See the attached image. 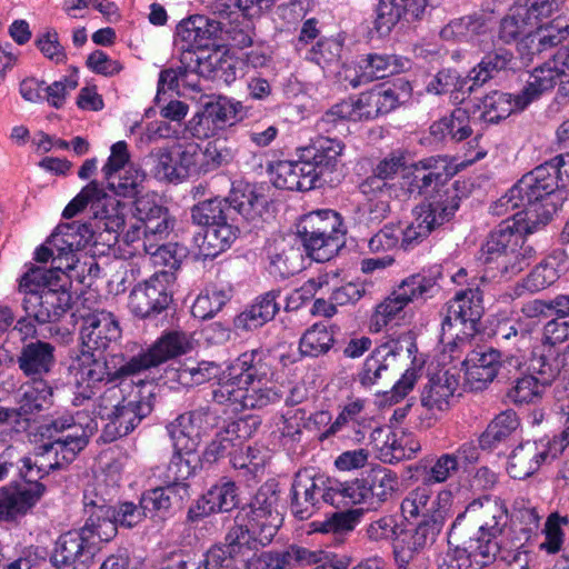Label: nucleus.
Masks as SVG:
<instances>
[{
	"label": "nucleus",
	"mask_w": 569,
	"mask_h": 569,
	"mask_svg": "<svg viewBox=\"0 0 569 569\" xmlns=\"http://www.w3.org/2000/svg\"><path fill=\"white\" fill-rule=\"evenodd\" d=\"M84 506L86 511L90 513L82 530L86 531L88 539L100 548L101 542H108L117 535L119 523L114 518V507L106 505L102 499L89 500L87 496Z\"/></svg>",
	"instance_id": "4c0bfd02"
},
{
	"label": "nucleus",
	"mask_w": 569,
	"mask_h": 569,
	"mask_svg": "<svg viewBox=\"0 0 569 569\" xmlns=\"http://www.w3.org/2000/svg\"><path fill=\"white\" fill-rule=\"evenodd\" d=\"M517 210L510 213V209L500 216H506L500 220V266L505 273L510 274L520 272L526 263L525 254L520 252L525 237L549 223L540 221L539 216L527 209Z\"/></svg>",
	"instance_id": "6e6552de"
},
{
	"label": "nucleus",
	"mask_w": 569,
	"mask_h": 569,
	"mask_svg": "<svg viewBox=\"0 0 569 569\" xmlns=\"http://www.w3.org/2000/svg\"><path fill=\"white\" fill-rule=\"evenodd\" d=\"M482 313L483 306L479 288L461 290L447 302L441 329L443 338H452L449 342L451 351L459 343L467 342L473 337Z\"/></svg>",
	"instance_id": "9d476101"
},
{
	"label": "nucleus",
	"mask_w": 569,
	"mask_h": 569,
	"mask_svg": "<svg viewBox=\"0 0 569 569\" xmlns=\"http://www.w3.org/2000/svg\"><path fill=\"white\" fill-rule=\"evenodd\" d=\"M565 269V260L549 256L528 274L522 286L531 292L540 291L555 283Z\"/></svg>",
	"instance_id": "bf43d9fd"
},
{
	"label": "nucleus",
	"mask_w": 569,
	"mask_h": 569,
	"mask_svg": "<svg viewBox=\"0 0 569 569\" xmlns=\"http://www.w3.org/2000/svg\"><path fill=\"white\" fill-rule=\"evenodd\" d=\"M409 87L408 82L401 81L399 86L386 87L380 84L369 91L360 93L357 98L349 99L353 109V121H367L389 113L400 103L398 90Z\"/></svg>",
	"instance_id": "393cba45"
},
{
	"label": "nucleus",
	"mask_w": 569,
	"mask_h": 569,
	"mask_svg": "<svg viewBox=\"0 0 569 569\" xmlns=\"http://www.w3.org/2000/svg\"><path fill=\"white\" fill-rule=\"evenodd\" d=\"M230 299V292L216 287L207 288L200 293L192 308V315L196 318L206 320L213 318Z\"/></svg>",
	"instance_id": "0e129e2a"
},
{
	"label": "nucleus",
	"mask_w": 569,
	"mask_h": 569,
	"mask_svg": "<svg viewBox=\"0 0 569 569\" xmlns=\"http://www.w3.org/2000/svg\"><path fill=\"white\" fill-rule=\"evenodd\" d=\"M569 525L568 516H560L558 512H551L543 525L542 535L545 541L539 545V550L548 555L558 553L565 542L563 526Z\"/></svg>",
	"instance_id": "774afa93"
},
{
	"label": "nucleus",
	"mask_w": 569,
	"mask_h": 569,
	"mask_svg": "<svg viewBox=\"0 0 569 569\" xmlns=\"http://www.w3.org/2000/svg\"><path fill=\"white\" fill-rule=\"evenodd\" d=\"M408 168L405 156L400 152H392L377 163L372 176L360 184V190L366 196L373 192L397 193L396 184L389 183L388 180L393 179L399 173L403 178Z\"/></svg>",
	"instance_id": "79ce46f5"
},
{
	"label": "nucleus",
	"mask_w": 569,
	"mask_h": 569,
	"mask_svg": "<svg viewBox=\"0 0 569 569\" xmlns=\"http://www.w3.org/2000/svg\"><path fill=\"white\" fill-rule=\"evenodd\" d=\"M221 367L213 361H201L196 366L181 365L174 370L176 380L184 386L201 385L219 377Z\"/></svg>",
	"instance_id": "69168bd1"
},
{
	"label": "nucleus",
	"mask_w": 569,
	"mask_h": 569,
	"mask_svg": "<svg viewBox=\"0 0 569 569\" xmlns=\"http://www.w3.org/2000/svg\"><path fill=\"white\" fill-rule=\"evenodd\" d=\"M559 59L552 58L543 64L533 69L529 74V82L517 93H500V120L515 112L523 111L532 101L538 99L542 92L550 90L561 76L558 67Z\"/></svg>",
	"instance_id": "4468645a"
},
{
	"label": "nucleus",
	"mask_w": 569,
	"mask_h": 569,
	"mask_svg": "<svg viewBox=\"0 0 569 569\" xmlns=\"http://www.w3.org/2000/svg\"><path fill=\"white\" fill-rule=\"evenodd\" d=\"M189 347L190 343L184 333L171 331L163 335L150 348L132 356L137 375L186 353Z\"/></svg>",
	"instance_id": "473e14b6"
},
{
	"label": "nucleus",
	"mask_w": 569,
	"mask_h": 569,
	"mask_svg": "<svg viewBox=\"0 0 569 569\" xmlns=\"http://www.w3.org/2000/svg\"><path fill=\"white\" fill-rule=\"evenodd\" d=\"M228 221L208 227L200 244V252L203 257L216 258L237 239L239 229Z\"/></svg>",
	"instance_id": "13d9d810"
},
{
	"label": "nucleus",
	"mask_w": 569,
	"mask_h": 569,
	"mask_svg": "<svg viewBox=\"0 0 569 569\" xmlns=\"http://www.w3.org/2000/svg\"><path fill=\"white\" fill-rule=\"evenodd\" d=\"M88 443V436L78 432L40 437L32 452L19 460V475L26 481H39L51 471L66 469Z\"/></svg>",
	"instance_id": "20e7f679"
},
{
	"label": "nucleus",
	"mask_w": 569,
	"mask_h": 569,
	"mask_svg": "<svg viewBox=\"0 0 569 569\" xmlns=\"http://www.w3.org/2000/svg\"><path fill=\"white\" fill-rule=\"evenodd\" d=\"M530 64L521 54L513 53L500 48V83L508 90L522 88L529 82L527 67Z\"/></svg>",
	"instance_id": "4d7b16f0"
},
{
	"label": "nucleus",
	"mask_w": 569,
	"mask_h": 569,
	"mask_svg": "<svg viewBox=\"0 0 569 569\" xmlns=\"http://www.w3.org/2000/svg\"><path fill=\"white\" fill-rule=\"evenodd\" d=\"M133 216L143 223V232L161 236L173 230L174 220L168 208L159 203L156 194L137 197L133 202Z\"/></svg>",
	"instance_id": "a19ab883"
},
{
	"label": "nucleus",
	"mask_w": 569,
	"mask_h": 569,
	"mask_svg": "<svg viewBox=\"0 0 569 569\" xmlns=\"http://www.w3.org/2000/svg\"><path fill=\"white\" fill-rule=\"evenodd\" d=\"M417 351V346L410 333L400 335L396 339L376 347L366 359L357 378L362 387H372L379 381H389L398 370L400 359L409 360Z\"/></svg>",
	"instance_id": "9b49d317"
},
{
	"label": "nucleus",
	"mask_w": 569,
	"mask_h": 569,
	"mask_svg": "<svg viewBox=\"0 0 569 569\" xmlns=\"http://www.w3.org/2000/svg\"><path fill=\"white\" fill-rule=\"evenodd\" d=\"M269 259L270 272L281 278L293 276L303 268V254L296 238L277 242Z\"/></svg>",
	"instance_id": "09e8293b"
},
{
	"label": "nucleus",
	"mask_w": 569,
	"mask_h": 569,
	"mask_svg": "<svg viewBox=\"0 0 569 569\" xmlns=\"http://www.w3.org/2000/svg\"><path fill=\"white\" fill-rule=\"evenodd\" d=\"M412 469L425 483H442L459 471L460 462L453 455L442 453L432 465L428 459H421Z\"/></svg>",
	"instance_id": "5fc2aeb1"
},
{
	"label": "nucleus",
	"mask_w": 569,
	"mask_h": 569,
	"mask_svg": "<svg viewBox=\"0 0 569 569\" xmlns=\"http://www.w3.org/2000/svg\"><path fill=\"white\" fill-rule=\"evenodd\" d=\"M333 333L323 323H316L309 328L299 341L302 356L319 357L327 353L333 345Z\"/></svg>",
	"instance_id": "052dcab7"
},
{
	"label": "nucleus",
	"mask_w": 569,
	"mask_h": 569,
	"mask_svg": "<svg viewBox=\"0 0 569 569\" xmlns=\"http://www.w3.org/2000/svg\"><path fill=\"white\" fill-rule=\"evenodd\" d=\"M172 273L156 272L139 282L129 295V309L141 319L154 318L164 311L172 301L170 284Z\"/></svg>",
	"instance_id": "2eb2a0df"
},
{
	"label": "nucleus",
	"mask_w": 569,
	"mask_h": 569,
	"mask_svg": "<svg viewBox=\"0 0 569 569\" xmlns=\"http://www.w3.org/2000/svg\"><path fill=\"white\" fill-rule=\"evenodd\" d=\"M568 38L569 22L563 19H555L523 37L517 44V51L531 63L536 56H542L557 48Z\"/></svg>",
	"instance_id": "2f4dec72"
},
{
	"label": "nucleus",
	"mask_w": 569,
	"mask_h": 569,
	"mask_svg": "<svg viewBox=\"0 0 569 569\" xmlns=\"http://www.w3.org/2000/svg\"><path fill=\"white\" fill-rule=\"evenodd\" d=\"M51 259V268H33L22 276V284L27 286L28 281H48L66 283V288H70L72 272L78 268V257L70 251H54Z\"/></svg>",
	"instance_id": "c03bdc74"
},
{
	"label": "nucleus",
	"mask_w": 569,
	"mask_h": 569,
	"mask_svg": "<svg viewBox=\"0 0 569 569\" xmlns=\"http://www.w3.org/2000/svg\"><path fill=\"white\" fill-rule=\"evenodd\" d=\"M497 556L475 541L471 528L455 521L448 533V549L437 559L438 569H482L493 565Z\"/></svg>",
	"instance_id": "f8f14e48"
},
{
	"label": "nucleus",
	"mask_w": 569,
	"mask_h": 569,
	"mask_svg": "<svg viewBox=\"0 0 569 569\" xmlns=\"http://www.w3.org/2000/svg\"><path fill=\"white\" fill-rule=\"evenodd\" d=\"M89 208L90 214L94 219L104 221L107 230L118 232L124 228V218L114 211L113 199L110 198L103 188L97 181L89 182L82 190L68 203L62 216L70 219Z\"/></svg>",
	"instance_id": "dca6fc26"
},
{
	"label": "nucleus",
	"mask_w": 569,
	"mask_h": 569,
	"mask_svg": "<svg viewBox=\"0 0 569 569\" xmlns=\"http://www.w3.org/2000/svg\"><path fill=\"white\" fill-rule=\"evenodd\" d=\"M51 397L52 389L43 379L22 385L18 391V407L14 408L18 417L28 420L49 406Z\"/></svg>",
	"instance_id": "8fccbe9b"
},
{
	"label": "nucleus",
	"mask_w": 569,
	"mask_h": 569,
	"mask_svg": "<svg viewBox=\"0 0 569 569\" xmlns=\"http://www.w3.org/2000/svg\"><path fill=\"white\" fill-rule=\"evenodd\" d=\"M342 43L337 39H322L309 51L308 59L323 70L338 71L341 66Z\"/></svg>",
	"instance_id": "338daca9"
},
{
	"label": "nucleus",
	"mask_w": 569,
	"mask_h": 569,
	"mask_svg": "<svg viewBox=\"0 0 569 569\" xmlns=\"http://www.w3.org/2000/svg\"><path fill=\"white\" fill-rule=\"evenodd\" d=\"M104 179L108 189L117 196L137 199L142 192L146 174L138 169L129 168L123 174L111 173Z\"/></svg>",
	"instance_id": "e2e57ef3"
},
{
	"label": "nucleus",
	"mask_w": 569,
	"mask_h": 569,
	"mask_svg": "<svg viewBox=\"0 0 569 569\" xmlns=\"http://www.w3.org/2000/svg\"><path fill=\"white\" fill-rule=\"evenodd\" d=\"M221 30V22L201 14L180 21L176 28V41L182 43L183 59L192 56L196 49H208L213 46ZM190 60L192 61V57Z\"/></svg>",
	"instance_id": "a878e982"
},
{
	"label": "nucleus",
	"mask_w": 569,
	"mask_h": 569,
	"mask_svg": "<svg viewBox=\"0 0 569 569\" xmlns=\"http://www.w3.org/2000/svg\"><path fill=\"white\" fill-rule=\"evenodd\" d=\"M232 378L243 386L266 385L273 377L270 356L260 349L241 353L229 367Z\"/></svg>",
	"instance_id": "f704fd0d"
},
{
	"label": "nucleus",
	"mask_w": 569,
	"mask_h": 569,
	"mask_svg": "<svg viewBox=\"0 0 569 569\" xmlns=\"http://www.w3.org/2000/svg\"><path fill=\"white\" fill-rule=\"evenodd\" d=\"M450 491L442 490L437 497H432L426 487H418L412 490L401 502V511L409 517H421L428 519L433 513L441 511L443 517L447 516L446 505L449 501Z\"/></svg>",
	"instance_id": "a18cd8bd"
},
{
	"label": "nucleus",
	"mask_w": 569,
	"mask_h": 569,
	"mask_svg": "<svg viewBox=\"0 0 569 569\" xmlns=\"http://www.w3.org/2000/svg\"><path fill=\"white\" fill-rule=\"evenodd\" d=\"M428 6L429 0H380L376 29L387 34L401 20L408 23L422 20Z\"/></svg>",
	"instance_id": "72a5a7b5"
},
{
	"label": "nucleus",
	"mask_w": 569,
	"mask_h": 569,
	"mask_svg": "<svg viewBox=\"0 0 569 569\" xmlns=\"http://www.w3.org/2000/svg\"><path fill=\"white\" fill-rule=\"evenodd\" d=\"M320 482L326 485L312 470L302 469L296 472L290 488V511L295 518L307 520L319 509Z\"/></svg>",
	"instance_id": "cd10ccee"
},
{
	"label": "nucleus",
	"mask_w": 569,
	"mask_h": 569,
	"mask_svg": "<svg viewBox=\"0 0 569 569\" xmlns=\"http://www.w3.org/2000/svg\"><path fill=\"white\" fill-rule=\"evenodd\" d=\"M540 517L533 508H522L516 510L510 516V526L500 528V536L506 540L517 541L523 546L531 535L538 529Z\"/></svg>",
	"instance_id": "6e6d98bb"
},
{
	"label": "nucleus",
	"mask_w": 569,
	"mask_h": 569,
	"mask_svg": "<svg viewBox=\"0 0 569 569\" xmlns=\"http://www.w3.org/2000/svg\"><path fill=\"white\" fill-rule=\"evenodd\" d=\"M54 350L53 345L41 340L24 343L17 359L18 366L32 380L42 379L56 362Z\"/></svg>",
	"instance_id": "37998d69"
},
{
	"label": "nucleus",
	"mask_w": 569,
	"mask_h": 569,
	"mask_svg": "<svg viewBox=\"0 0 569 569\" xmlns=\"http://www.w3.org/2000/svg\"><path fill=\"white\" fill-rule=\"evenodd\" d=\"M24 293L22 307L26 313L40 325L57 322L71 308V293L66 283L28 281L19 283Z\"/></svg>",
	"instance_id": "1a4fd4ad"
},
{
	"label": "nucleus",
	"mask_w": 569,
	"mask_h": 569,
	"mask_svg": "<svg viewBox=\"0 0 569 569\" xmlns=\"http://www.w3.org/2000/svg\"><path fill=\"white\" fill-rule=\"evenodd\" d=\"M98 551L81 528L60 536L50 561L56 569H88Z\"/></svg>",
	"instance_id": "aec40b11"
},
{
	"label": "nucleus",
	"mask_w": 569,
	"mask_h": 569,
	"mask_svg": "<svg viewBox=\"0 0 569 569\" xmlns=\"http://www.w3.org/2000/svg\"><path fill=\"white\" fill-rule=\"evenodd\" d=\"M231 112V107L226 102L221 104L216 99H210L188 121L187 130L197 139H209L229 126Z\"/></svg>",
	"instance_id": "e433bc0d"
},
{
	"label": "nucleus",
	"mask_w": 569,
	"mask_h": 569,
	"mask_svg": "<svg viewBox=\"0 0 569 569\" xmlns=\"http://www.w3.org/2000/svg\"><path fill=\"white\" fill-rule=\"evenodd\" d=\"M341 216L322 209L305 214L297 226V236L308 254L317 262L332 259L342 248L346 231Z\"/></svg>",
	"instance_id": "423d86ee"
},
{
	"label": "nucleus",
	"mask_w": 569,
	"mask_h": 569,
	"mask_svg": "<svg viewBox=\"0 0 569 569\" xmlns=\"http://www.w3.org/2000/svg\"><path fill=\"white\" fill-rule=\"evenodd\" d=\"M399 486L398 476L390 469L377 466L361 478L351 480L350 495L352 503H362L370 509H378L388 501Z\"/></svg>",
	"instance_id": "a211bd4d"
},
{
	"label": "nucleus",
	"mask_w": 569,
	"mask_h": 569,
	"mask_svg": "<svg viewBox=\"0 0 569 569\" xmlns=\"http://www.w3.org/2000/svg\"><path fill=\"white\" fill-rule=\"evenodd\" d=\"M569 153H562L523 174L500 197V216L527 209L550 222L568 199Z\"/></svg>",
	"instance_id": "f257e3e1"
},
{
	"label": "nucleus",
	"mask_w": 569,
	"mask_h": 569,
	"mask_svg": "<svg viewBox=\"0 0 569 569\" xmlns=\"http://www.w3.org/2000/svg\"><path fill=\"white\" fill-rule=\"evenodd\" d=\"M315 555L301 547L283 551H267L249 561L248 569H292L295 562H310Z\"/></svg>",
	"instance_id": "603ef678"
},
{
	"label": "nucleus",
	"mask_w": 569,
	"mask_h": 569,
	"mask_svg": "<svg viewBox=\"0 0 569 569\" xmlns=\"http://www.w3.org/2000/svg\"><path fill=\"white\" fill-rule=\"evenodd\" d=\"M280 487L271 479L262 483L250 502L239 509L234 517L238 532L234 538L254 543L261 549L270 545L282 525L280 507Z\"/></svg>",
	"instance_id": "f03ea898"
},
{
	"label": "nucleus",
	"mask_w": 569,
	"mask_h": 569,
	"mask_svg": "<svg viewBox=\"0 0 569 569\" xmlns=\"http://www.w3.org/2000/svg\"><path fill=\"white\" fill-rule=\"evenodd\" d=\"M458 172L446 156H432L409 166L403 173V187L409 196H422L443 186Z\"/></svg>",
	"instance_id": "f3484780"
},
{
	"label": "nucleus",
	"mask_w": 569,
	"mask_h": 569,
	"mask_svg": "<svg viewBox=\"0 0 569 569\" xmlns=\"http://www.w3.org/2000/svg\"><path fill=\"white\" fill-rule=\"evenodd\" d=\"M79 371L82 380L96 385L118 383L138 376L131 357L123 353L106 355L104 351L86 350L79 358Z\"/></svg>",
	"instance_id": "ddd939ff"
},
{
	"label": "nucleus",
	"mask_w": 569,
	"mask_h": 569,
	"mask_svg": "<svg viewBox=\"0 0 569 569\" xmlns=\"http://www.w3.org/2000/svg\"><path fill=\"white\" fill-rule=\"evenodd\" d=\"M458 182L442 193L417 206L415 220L402 231V246L408 248L421 242L432 230L450 221L460 207Z\"/></svg>",
	"instance_id": "0eeeda50"
},
{
	"label": "nucleus",
	"mask_w": 569,
	"mask_h": 569,
	"mask_svg": "<svg viewBox=\"0 0 569 569\" xmlns=\"http://www.w3.org/2000/svg\"><path fill=\"white\" fill-rule=\"evenodd\" d=\"M234 531L236 527H230L224 538L226 543L211 547L204 553L200 566H203L204 569H234V558L237 556H244L247 552L261 549L250 541L247 542L246 538L243 540L240 537L234 538V535L238 533Z\"/></svg>",
	"instance_id": "58836bf2"
},
{
	"label": "nucleus",
	"mask_w": 569,
	"mask_h": 569,
	"mask_svg": "<svg viewBox=\"0 0 569 569\" xmlns=\"http://www.w3.org/2000/svg\"><path fill=\"white\" fill-rule=\"evenodd\" d=\"M546 457L547 452H538L532 443L520 445L509 456L507 472L513 479H526L538 470Z\"/></svg>",
	"instance_id": "864d4df0"
},
{
	"label": "nucleus",
	"mask_w": 569,
	"mask_h": 569,
	"mask_svg": "<svg viewBox=\"0 0 569 569\" xmlns=\"http://www.w3.org/2000/svg\"><path fill=\"white\" fill-rule=\"evenodd\" d=\"M446 517L441 511L428 519H421L416 528L393 546L395 561L398 569H408L409 563L422 550L431 547L441 532Z\"/></svg>",
	"instance_id": "412c9836"
},
{
	"label": "nucleus",
	"mask_w": 569,
	"mask_h": 569,
	"mask_svg": "<svg viewBox=\"0 0 569 569\" xmlns=\"http://www.w3.org/2000/svg\"><path fill=\"white\" fill-rule=\"evenodd\" d=\"M492 18H486L481 14L453 19L441 29L440 36L445 40H455L480 34L487 30L488 23Z\"/></svg>",
	"instance_id": "680f3d73"
},
{
	"label": "nucleus",
	"mask_w": 569,
	"mask_h": 569,
	"mask_svg": "<svg viewBox=\"0 0 569 569\" xmlns=\"http://www.w3.org/2000/svg\"><path fill=\"white\" fill-rule=\"evenodd\" d=\"M152 399L151 392L129 399L120 397V390L116 386L109 388L100 397L98 406V415L107 420L101 433L102 440L113 442L131 433L152 412Z\"/></svg>",
	"instance_id": "39448f33"
},
{
	"label": "nucleus",
	"mask_w": 569,
	"mask_h": 569,
	"mask_svg": "<svg viewBox=\"0 0 569 569\" xmlns=\"http://www.w3.org/2000/svg\"><path fill=\"white\" fill-rule=\"evenodd\" d=\"M343 148V143L337 139L319 137L301 149L305 160L315 168L320 187L333 182L332 173L340 162Z\"/></svg>",
	"instance_id": "c756f323"
},
{
	"label": "nucleus",
	"mask_w": 569,
	"mask_h": 569,
	"mask_svg": "<svg viewBox=\"0 0 569 569\" xmlns=\"http://www.w3.org/2000/svg\"><path fill=\"white\" fill-rule=\"evenodd\" d=\"M461 365L466 385L475 391L483 390L498 375V350L492 347L473 350Z\"/></svg>",
	"instance_id": "c9c22d12"
},
{
	"label": "nucleus",
	"mask_w": 569,
	"mask_h": 569,
	"mask_svg": "<svg viewBox=\"0 0 569 569\" xmlns=\"http://www.w3.org/2000/svg\"><path fill=\"white\" fill-rule=\"evenodd\" d=\"M46 486L40 481L11 483L0 488V520L14 521L41 499Z\"/></svg>",
	"instance_id": "bb28decb"
},
{
	"label": "nucleus",
	"mask_w": 569,
	"mask_h": 569,
	"mask_svg": "<svg viewBox=\"0 0 569 569\" xmlns=\"http://www.w3.org/2000/svg\"><path fill=\"white\" fill-rule=\"evenodd\" d=\"M437 290L436 281L421 274H412L401 281L399 287L376 308L378 323L387 325L403 308L418 299L432 296Z\"/></svg>",
	"instance_id": "4be33fe9"
},
{
	"label": "nucleus",
	"mask_w": 569,
	"mask_h": 569,
	"mask_svg": "<svg viewBox=\"0 0 569 569\" xmlns=\"http://www.w3.org/2000/svg\"><path fill=\"white\" fill-rule=\"evenodd\" d=\"M458 386L459 380L455 373H451L449 370L438 371L423 388L421 406L429 410L446 409Z\"/></svg>",
	"instance_id": "49530a36"
},
{
	"label": "nucleus",
	"mask_w": 569,
	"mask_h": 569,
	"mask_svg": "<svg viewBox=\"0 0 569 569\" xmlns=\"http://www.w3.org/2000/svg\"><path fill=\"white\" fill-rule=\"evenodd\" d=\"M273 186L290 191H309L321 188L310 162L300 154L297 161H278L268 167Z\"/></svg>",
	"instance_id": "c85d7f7f"
},
{
	"label": "nucleus",
	"mask_w": 569,
	"mask_h": 569,
	"mask_svg": "<svg viewBox=\"0 0 569 569\" xmlns=\"http://www.w3.org/2000/svg\"><path fill=\"white\" fill-rule=\"evenodd\" d=\"M277 296L276 291H269L258 297L248 309L234 318V327L239 330L252 331L272 320L279 311Z\"/></svg>",
	"instance_id": "de8ad7c7"
},
{
	"label": "nucleus",
	"mask_w": 569,
	"mask_h": 569,
	"mask_svg": "<svg viewBox=\"0 0 569 569\" xmlns=\"http://www.w3.org/2000/svg\"><path fill=\"white\" fill-rule=\"evenodd\" d=\"M94 228L92 223H71L59 224L54 232L48 238L44 244L36 251V260L38 262H47L54 251H70L76 253L87 246L97 241L94 240Z\"/></svg>",
	"instance_id": "5701e85b"
},
{
	"label": "nucleus",
	"mask_w": 569,
	"mask_h": 569,
	"mask_svg": "<svg viewBox=\"0 0 569 569\" xmlns=\"http://www.w3.org/2000/svg\"><path fill=\"white\" fill-rule=\"evenodd\" d=\"M133 216L143 223V232L161 236L173 230L174 220L168 208L159 203L156 194L137 197L133 202Z\"/></svg>",
	"instance_id": "ea45409f"
},
{
	"label": "nucleus",
	"mask_w": 569,
	"mask_h": 569,
	"mask_svg": "<svg viewBox=\"0 0 569 569\" xmlns=\"http://www.w3.org/2000/svg\"><path fill=\"white\" fill-rule=\"evenodd\" d=\"M267 199L249 183L233 186L227 198L213 197L199 201L191 208L192 222L211 227L226 220H233L232 214H240L254 226L260 221Z\"/></svg>",
	"instance_id": "7ed1b4c3"
},
{
	"label": "nucleus",
	"mask_w": 569,
	"mask_h": 569,
	"mask_svg": "<svg viewBox=\"0 0 569 569\" xmlns=\"http://www.w3.org/2000/svg\"><path fill=\"white\" fill-rule=\"evenodd\" d=\"M218 423V415L209 407H199L180 415L167 426L173 448L194 452L202 437Z\"/></svg>",
	"instance_id": "6ab92c4d"
},
{
	"label": "nucleus",
	"mask_w": 569,
	"mask_h": 569,
	"mask_svg": "<svg viewBox=\"0 0 569 569\" xmlns=\"http://www.w3.org/2000/svg\"><path fill=\"white\" fill-rule=\"evenodd\" d=\"M476 513L478 525L460 515L455 521L471 528L475 541L498 557V496L486 495L473 500L468 508Z\"/></svg>",
	"instance_id": "b1692460"
},
{
	"label": "nucleus",
	"mask_w": 569,
	"mask_h": 569,
	"mask_svg": "<svg viewBox=\"0 0 569 569\" xmlns=\"http://www.w3.org/2000/svg\"><path fill=\"white\" fill-rule=\"evenodd\" d=\"M120 336L119 322L111 312L98 310L83 317L80 337L88 350L106 351Z\"/></svg>",
	"instance_id": "7c9ffc66"
},
{
	"label": "nucleus",
	"mask_w": 569,
	"mask_h": 569,
	"mask_svg": "<svg viewBox=\"0 0 569 569\" xmlns=\"http://www.w3.org/2000/svg\"><path fill=\"white\" fill-rule=\"evenodd\" d=\"M361 516L362 511L359 509L336 511L325 520L311 522V528L313 532L331 535L336 543H342L346 536L359 523Z\"/></svg>",
	"instance_id": "3c124183"
}]
</instances>
